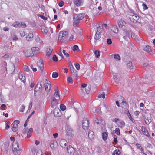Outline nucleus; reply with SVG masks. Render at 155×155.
<instances>
[{"mask_svg": "<svg viewBox=\"0 0 155 155\" xmlns=\"http://www.w3.org/2000/svg\"><path fill=\"white\" fill-rule=\"evenodd\" d=\"M88 137L91 139H93L94 137V132L92 131H90L88 132Z\"/></svg>", "mask_w": 155, "mask_h": 155, "instance_id": "72a5a7b5", "label": "nucleus"}, {"mask_svg": "<svg viewBox=\"0 0 155 155\" xmlns=\"http://www.w3.org/2000/svg\"><path fill=\"white\" fill-rule=\"evenodd\" d=\"M42 86L40 82L38 83L35 88L34 90V95L35 96H37V92L38 91L41 89Z\"/></svg>", "mask_w": 155, "mask_h": 155, "instance_id": "2eb2a0df", "label": "nucleus"}, {"mask_svg": "<svg viewBox=\"0 0 155 155\" xmlns=\"http://www.w3.org/2000/svg\"><path fill=\"white\" fill-rule=\"evenodd\" d=\"M127 65L128 67L130 69L133 68V66H132V63L129 61H127Z\"/></svg>", "mask_w": 155, "mask_h": 155, "instance_id": "09e8293b", "label": "nucleus"}, {"mask_svg": "<svg viewBox=\"0 0 155 155\" xmlns=\"http://www.w3.org/2000/svg\"><path fill=\"white\" fill-rule=\"evenodd\" d=\"M104 2L100 4V5L98 7V9L99 11H101L102 9H104L105 8Z\"/></svg>", "mask_w": 155, "mask_h": 155, "instance_id": "f704fd0d", "label": "nucleus"}, {"mask_svg": "<svg viewBox=\"0 0 155 155\" xmlns=\"http://www.w3.org/2000/svg\"><path fill=\"white\" fill-rule=\"evenodd\" d=\"M55 143V141L52 140L50 143V146L52 148H54V143Z\"/></svg>", "mask_w": 155, "mask_h": 155, "instance_id": "bf43d9fd", "label": "nucleus"}, {"mask_svg": "<svg viewBox=\"0 0 155 155\" xmlns=\"http://www.w3.org/2000/svg\"><path fill=\"white\" fill-rule=\"evenodd\" d=\"M18 127L13 125L12 128V130L14 132L18 130Z\"/></svg>", "mask_w": 155, "mask_h": 155, "instance_id": "69168bd1", "label": "nucleus"}, {"mask_svg": "<svg viewBox=\"0 0 155 155\" xmlns=\"http://www.w3.org/2000/svg\"><path fill=\"white\" fill-rule=\"evenodd\" d=\"M68 36V33L66 31H61L59 34L58 40L61 42H64Z\"/></svg>", "mask_w": 155, "mask_h": 155, "instance_id": "f03ea898", "label": "nucleus"}, {"mask_svg": "<svg viewBox=\"0 0 155 155\" xmlns=\"http://www.w3.org/2000/svg\"><path fill=\"white\" fill-rule=\"evenodd\" d=\"M121 152L119 150H116L113 153L112 155H120Z\"/></svg>", "mask_w": 155, "mask_h": 155, "instance_id": "37998d69", "label": "nucleus"}, {"mask_svg": "<svg viewBox=\"0 0 155 155\" xmlns=\"http://www.w3.org/2000/svg\"><path fill=\"white\" fill-rule=\"evenodd\" d=\"M107 25L105 24H101L99 25L98 27H97V31L96 32L100 33L101 32L102 30L106 28Z\"/></svg>", "mask_w": 155, "mask_h": 155, "instance_id": "423d86ee", "label": "nucleus"}, {"mask_svg": "<svg viewBox=\"0 0 155 155\" xmlns=\"http://www.w3.org/2000/svg\"><path fill=\"white\" fill-rule=\"evenodd\" d=\"M142 26V24L139 22L137 23L135 28V29L138 31L139 29L141 28Z\"/></svg>", "mask_w": 155, "mask_h": 155, "instance_id": "58836bf2", "label": "nucleus"}, {"mask_svg": "<svg viewBox=\"0 0 155 155\" xmlns=\"http://www.w3.org/2000/svg\"><path fill=\"white\" fill-rule=\"evenodd\" d=\"M60 108L61 110L62 111H64L66 108V106L63 104H61L60 106Z\"/></svg>", "mask_w": 155, "mask_h": 155, "instance_id": "de8ad7c7", "label": "nucleus"}, {"mask_svg": "<svg viewBox=\"0 0 155 155\" xmlns=\"http://www.w3.org/2000/svg\"><path fill=\"white\" fill-rule=\"evenodd\" d=\"M89 123L88 119L87 117L83 118L82 121V126L83 129L85 130H87L88 129Z\"/></svg>", "mask_w": 155, "mask_h": 155, "instance_id": "20e7f679", "label": "nucleus"}, {"mask_svg": "<svg viewBox=\"0 0 155 155\" xmlns=\"http://www.w3.org/2000/svg\"><path fill=\"white\" fill-rule=\"evenodd\" d=\"M118 25L120 29L124 30L127 27V24L123 20L120 19L118 20Z\"/></svg>", "mask_w": 155, "mask_h": 155, "instance_id": "7ed1b4c3", "label": "nucleus"}, {"mask_svg": "<svg viewBox=\"0 0 155 155\" xmlns=\"http://www.w3.org/2000/svg\"><path fill=\"white\" fill-rule=\"evenodd\" d=\"M41 31L44 33L45 34H47L48 33V30L45 27L41 29Z\"/></svg>", "mask_w": 155, "mask_h": 155, "instance_id": "13d9d810", "label": "nucleus"}, {"mask_svg": "<svg viewBox=\"0 0 155 155\" xmlns=\"http://www.w3.org/2000/svg\"><path fill=\"white\" fill-rule=\"evenodd\" d=\"M23 68L24 71L28 72H29L30 70L29 67L28 66L26 65L24 66Z\"/></svg>", "mask_w": 155, "mask_h": 155, "instance_id": "6e6d98bb", "label": "nucleus"}, {"mask_svg": "<svg viewBox=\"0 0 155 155\" xmlns=\"http://www.w3.org/2000/svg\"><path fill=\"white\" fill-rule=\"evenodd\" d=\"M25 106L24 105H22L20 107L19 111L20 112H23L24 110L25 109Z\"/></svg>", "mask_w": 155, "mask_h": 155, "instance_id": "052dcab7", "label": "nucleus"}, {"mask_svg": "<svg viewBox=\"0 0 155 155\" xmlns=\"http://www.w3.org/2000/svg\"><path fill=\"white\" fill-rule=\"evenodd\" d=\"M44 87L45 91L47 93H48L51 90V84L50 81H46L44 84Z\"/></svg>", "mask_w": 155, "mask_h": 155, "instance_id": "9b49d317", "label": "nucleus"}, {"mask_svg": "<svg viewBox=\"0 0 155 155\" xmlns=\"http://www.w3.org/2000/svg\"><path fill=\"white\" fill-rule=\"evenodd\" d=\"M11 38L14 41H17L18 40V38L17 35L14 33L11 34Z\"/></svg>", "mask_w": 155, "mask_h": 155, "instance_id": "ea45409f", "label": "nucleus"}, {"mask_svg": "<svg viewBox=\"0 0 155 155\" xmlns=\"http://www.w3.org/2000/svg\"><path fill=\"white\" fill-rule=\"evenodd\" d=\"M145 121L146 124H148L151 122V120L150 118H145Z\"/></svg>", "mask_w": 155, "mask_h": 155, "instance_id": "603ef678", "label": "nucleus"}, {"mask_svg": "<svg viewBox=\"0 0 155 155\" xmlns=\"http://www.w3.org/2000/svg\"><path fill=\"white\" fill-rule=\"evenodd\" d=\"M143 50L146 52H147L150 54H153L154 53L150 49V47L149 45H147L143 48Z\"/></svg>", "mask_w": 155, "mask_h": 155, "instance_id": "4be33fe9", "label": "nucleus"}, {"mask_svg": "<svg viewBox=\"0 0 155 155\" xmlns=\"http://www.w3.org/2000/svg\"><path fill=\"white\" fill-rule=\"evenodd\" d=\"M113 57L114 59L116 60H120V55L117 54H114L111 55V57Z\"/></svg>", "mask_w": 155, "mask_h": 155, "instance_id": "473e14b6", "label": "nucleus"}, {"mask_svg": "<svg viewBox=\"0 0 155 155\" xmlns=\"http://www.w3.org/2000/svg\"><path fill=\"white\" fill-rule=\"evenodd\" d=\"M52 49L51 48H49L48 49H47L46 53V55L48 57L50 56L52 52Z\"/></svg>", "mask_w": 155, "mask_h": 155, "instance_id": "4c0bfd02", "label": "nucleus"}, {"mask_svg": "<svg viewBox=\"0 0 155 155\" xmlns=\"http://www.w3.org/2000/svg\"><path fill=\"white\" fill-rule=\"evenodd\" d=\"M71 116V114H68L67 113L65 114V117L68 120Z\"/></svg>", "mask_w": 155, "mask_h": 155, "instance_id": "0e129e2a", "label": "nucleus"}, {"mask_svg": "<svg viewBox=\"0 0 155 155\" xmlns=\"http://www.w3.org/2000/svg\"><path fill=\"white\" fill-rule=\"evenodd\" d=\"M99 106L102 112H106L108 109V106L104 102L101 103Z\"/></svg>", "mask_w": 155, "mask_h": 155, "instance_id": "dca6fc26", "label": "nucleus"}, {"mask_svg": "<svg viewBox=\"0 0 155 155\" xmlns=\"http://www.w3.org/2000/svg\"><path fill=\"white\" fill-rule=\"evenodd\" d=\"M130 35V33L128 32L124 31L123 32V38L125 40L128 39Z\"/></svg>", "mask_w": 155, "mask_h": 155, "instance_id": "2f4dec72", "label": "nucleus"}, {"mask_svg": "<svg viewBox=\"0 0 155 155\" xmlns=\"http://www.w3.org/2000/svg\"><path fill=\"white\" fill-rule=\"evenodd\" d=\"M79 21L82 20L84 18V14L83 13H80L74 16Z\"/></svg>", "mask_w": 155, "mask_h": 155, "instance_id": "5701e85b", "label": "nucleus"}, {"mask_svg": "<svg viewBox=\"0 0 155 155\" xmlns=\"http://www.w3.org/2000/svg\"><path fill=\"white\" fill-rule=\"evenodd\" d=\"M100 74L99 73L97 74V75L95 76L94 78V80L97 82H100L101 80V77H100Z\"/></svg>", "mask_w": 155, "mask_h": 155, "instance_id": "a878e982", "label": "nucleus"}, {"mask_svg": "<svg viewBox=\"0 0 155 155\" xmlns=\"http://www.w3.org/2000/svg\"><path fill=\"white\" fill-rule=\"evenodd\" d=\"M18 77L19 79L23 82L25 81V78L23 73H19L18 74Z\"/></svg>", "mask_w": 155, "mask_h": 155, "instance_id": "7c9ffc66", "label": "nucleus"}, {"mask_svg": "<svg viewBox=\"0 0 155 155\" xmlns=\"http://www.w3.org/2000/svg\"><path fill=\"white\" fill-rule=\"evenodd\" d=\"M33 37V35L31 31L29 32L26 36V39L27 41H31Z\"/></svg>", "mask_w": 155, "mask_h": 155, "instance_id": "b1692460", "label": "nucleus"}, {"mask_svg": "<svg viewBox=\"0 0 155 155\" xmlns=\"http://www.w3.org/2000/svg\"><path fill=\"white\" fill-rule=\"evenodd\" d=\"M61 112L58 108H55L54 111V115L55 117H58L61 115Z\"/></svg>", "mask_w": 155, "mask_h": 155, "instance_id": "f3484780", "label": "nucleus"}, {"mask_svg": "<svg viewBox=\"0 0 155 155\" xmlns=\"http://www.w3.org/2000/svg\"><path fill=\"white\" fill-rule=\"evenodd\" d=\"M74 20L73 25L74 27L76 26L80 22V21L77 18L74 16L73 18Z\"/></svg>", "mask_w": 155, "mask_h": 155, "instance_id": "c756f323", "label": "nucleus"}, {"mask_svg": "<svg viewBox=\"0 0 155 155\" xmlns=\"http://www.w3.org/2000/svg\"><path fill=\"white\" fill-rule=\"evenodd\" d=\"M111 30L115 33H117L118 32V28L116 26H113L110 27Z\"/></svg>", "mask_w": 155, "mask_h": 155, "instance_id": "c85d7f7f", "label": "nucleus"}, {"mask_svg": "<svg viewBox=\"0 0 155 155\" xmlns=\"http://www.w3.org/2000/svg\"><path fill=\"white\" fill-rule=\"evenodd\" d=\"M72 49L74 51H77L79 50L78 46L76 45H74Z\"/></svg>", "mask_w": 155, "mask_h": 155, "instance_id": "5fc2aeb1", "label": "nucleus"}, {"mask_svg": "<svg viewBox=\"0 0 155 155\" xmlns=\"http://www.w3.org/2000/svg\"><path fill=\"white\" fill-rule=\"evenodd\" d=\"M37 65L39 67L40 70L42 71L44 69V64L42 60H39L37 62Z\"/></svg>", "mask_w": 155, "mask_h": 155, "instance_id": "6ab92c4d", "label": "nucleus"}, {"mask_svg": "<svg viewBox=\"0 0 155 155\" xmlns=\"http://www.w3.org/2000/svg\"><path fill=\"white\" fill-rule=\"evenodd\" d=\"M21 23L18 22H15L12 24V26L15 27H20Z\"/></svg>", "mask_w": 155, "mask_h": 155, "instance_id": "79ce46f5", "label": "nucleus"}, {"mask_svg": "<svg viewBox=\"0 0 155 155\" xmlns=\"http://www.w3.org/2000/svg\"><path fill=\"white\" fill-rule=\"evenodd\" d=\"M66 131V135L68 136V138H71L73 137L74 132L72 128L68 127Z\"/></svg>", "mask_w": 155, "mask_h": 155, "instance_id": "6e6552de", "label": "nucleus"}, {"mask_svg": "<svg viewBox=\"0 0 155 155\" xmlns=\"http://www.w3.org/2000/svg\"><path fill=\"white\" fill-rule=\"evenodd\" d=\"M115 133L117 135H119L120 133V130L119 128H116L114 131Z\"/></svg>", "mask_w": 155, "mask_h": 155, "instance_id": "4d7b16f0", "label": "nucleus"}, {"mask_svg": "<svg viewBox=\"0 0 155 155\" xmlns=\"http://www.w3.org/2000/svg\"><path fill=\"white\" fill-rule=\"evenodd\" d=\"M24 133L27 134V137L28 138H29L31 136L33 132V129L32 128H30L29 129H27L26 128L24 129Z\"/></svg>", "mask_w": 155, "mask_h": 155, "instance_id": "4468645a", "label": "nucleus"}, {"mask_svg": "<svg viewBox=\"0 0 155 155\" xmlns=\"http://www.w3.org/2000/svg\"><path fill=\"white\" fill-rule=\"evenodd\" d=\"M136 146H137V149H139L141 150L142 152V153H144V149L143 148L141 147L140 145L139 144L137 143L136 144Z\"/></svg>", "mask_w": 155, "mask_h": 155, "instance_id": "a18cd8bd", "label": "nucleus"}, {"mask_svg": "<svg viewBox=\"0 0 155 155\" xmlns=\"http://www.w3.org/2000/svg\"><path fill=\"white\" fill-rule=\"evenodd\" d=\"M21 52V54L25 57H28L33 56V54H31V49L27 50L25 49L23 50Z\"/></svg>", "mask_w": 155, "mask_h": 155, "instance_id": "39448f33", "label": "nucleus"}, {"mask_svg": "<svg viewBox=\"0 0 155 155\" xmlns=\"http://www.w3.org/2000/svg\"><path fill=\"white\" fill-rule=\"evenodd\" d=\"M94 54L96 58H98L100 56V52L98 51H95L94 52Z\"/></svg>", "mask_w": 155, "mask_h": 155, "instance_id": "864d4df0", "label": "nucleus"}, {"mask_svg": "<svg viewBox=\"0 0 155 155\" xmlns=\"http://www.w3.org/2000/svg\"><path fill=\"white\" fill-rule=\"evenodd\" d=\"M69 67L71 71L72 74L73 76L74 77H75L76 78H77L78 76L77 74V71L74 68L71 61H70L69 62Z\"/></svg>", "mask_w": 155, "mask_h": 155, "instance_id": "0eeeda50", "label": "nucleus"}, {"mask_svg": "<svg viewBox=\"0 0 155 155\" xmlns=\"http://www.w3.org/2000/svg\"><path fill=\"white\" fill-rule=\"evenodd\" d=\"M74 65L76 69L78 70H79L80 69V65L78 63H75Z\"/></svg>", "mask_w": 155, "mask_h": 155, "instance_id": "774afa93", "label": "nucleus"}, {"mask_svg": "<svg viewBox=\"0 0 155 155\" xmlns=\"http://www.w3.org/2000/svg\"><path fill=\"white\" fill-rule=\"evenodd\" d=\"M42 152L40 150H37L35 148H33L31 150V153L30 155H42Z\"/></svg>", "mask_w": 155, "mask_h": 155, "instance_id": "f8f14e48", "label": "nucleus"}, {"mask_svg": "<svg viewBox=\"0 0 155 155\" xmlns=\"http://www.w3.org/2000/svg\"><path fill=\"white\" fill-rule=\"evenodd\" d=\"M58 73L56 72H53L52 73V77L53 78H58Z\"/></svg>", "mask_w": 155, "mask_h": 155, "instance_id": "8fccbe9b", "label": "nucleus"}, {"mask_svg": "<svg viewBox=\"0 0 155 155\" xmlns=\"http://www.w3.org/2000/svg\"><path fill=\"white\" fill-rule=\"evenodd\" d=\"M133 14V15H132L131 17H130L129 18L131 21L134 23H136L139 20L140 17L137 14Z\"/></svg>", "mask_w": 155, "mask_h": 155, "instance_id": "ddd939ff", "label": "nucleus"}, {"mask_svg": "<svg viewBox=\"0 0 155 155\" xmlns=\"http://www.w3.org/2000/svg\"><path fill=\"white\" fill-rule=\"evenodd\" d=\"M60 100L59 99H56L54 97H52L51 103V107L54 108L56 107L58 104V102Z\"/></svg>", "mask_w": 155, "mask_h": 155, "instance_id": "9d476101", "label": "nucleus"}, {"mask_svg": "<svg viewBox=\"0 0 155 155\" xmlns=\"http://www.w3.org/2000/svg\"><path fill=\"white\" fill-rule=\"evenodd\" d=\"M31 54H32L33 56L36 54L39 53L40 51L39 49L37 47H33L31 48Z\"/></svg>", "mask_w": 155, "mask_h": 155, "instance_id": "412c9836", "label": "nucleus"}, {"mask_svg": "<svg viewBox=\"0 0 155 155\" xmlns=\"http://www.w3.org/2000/svg\"><path fill=\"white\" fill-rule=\"evenodd\" d=\"M102 139L104 140H106L107 139L108 136L106 132H104L102 133Z\"/></svg>", "mask_w": 155, "mask_h": 155, "instance_id": "a19ab883", "label": "nucleus"}, {"mask_svg": "<svg viewBox=\"0 0 155 155\" xmlns=\"http://www.w3.org/2000/svg\"><path fill=\"white\" fill-rule=\"evenodd\" d=\"M93 120L97 124H101L102 121V119H98L96 117L94 118Z\"/></svg>", "mask_w": 155, "mask_h": 155, "instance_id": "e433bc0d", "label": "nucleus"}, {"mask_svg": "<svg viewBox=\"0 0 155 155\" xmlns=\"http://www.w3.org/2000/svg\"><path fill=\"white\" fill-rule=\"evenodd\" d=\"M113 78L114 79V80L115 81L117 80V76L118 75V74L116 73H113Z\"/></svg>", "mask_w": 155, "mask_h": 155, "instance_id": "e2e57ef3", "label": "nucleus"}, {"mask_svg": "<svg viewBox=\"0 0 155 155\" xmlns=\"http://www.w3.org/2000/svg\"><path fill=\"white\" fill-rule=\"evenodd\" d=\"M54 95L52 97H54L56 99H58L60 100V95L58 87H55L54 88Z\"/></svg>", "mask_w": 155, "mask_h": 155, "instance_id": "1a4fd4ad", "label": "nucleus"}, {"mask_svg": "<svg viewBox=\"0 0 155 155\" xmlns=\"http://www.w3.org/2000/svg\"><path fill=\"white\" fill-rule=\"evenodd\" d=\"M105 93L104 92L102 91L101 92L98 96V97L99 98H103L104 99L105 97Z\"/></svg>", "mask_w": 155, "mask_h": 155, "instance_id": "c9c22d12", "label": "nucleus"}, {"mask_svg": "<svg viewBox=\"0 0 155 155\" xmlns=\"http://www.w3.org/2000/svg\"><path fill=\"white\" fill-rule=\"evenodd\" d=\"M20 121L18 120H15L14 122V126L18 127V125L19 124Z\"/></svg>", "mask_w": 155, "mask_h": 155, "instance_id": "680f3d73", "label": "nucleus"}, {"mask_svg": "<svg viewBox=\"0 0 155 155\" xmlns=\"http://www.w3.org/2000/svg\"><path fill=\"white\" fill-rule=\"evenodd\" d=\"M101 109L100 107V106L97 108L95 109V112L98 114H100L102 112V111H101Z\"/></svg>", "mask_w": 155, "mask_h": 155, "instance_id": "3c124183", "label": "nucleus"}, {"mask_svg": "<svg viewBox=\"0 0 155 155\" xmlns=\"http://www.w3.org/2000/svg\"><path fill=\"white\" fill-rule=\"evenodd\" d=\"M67 81L68 83H72L73 81L72 78L71 77H69L67 79Z\"/></svg>", "mask_w": 155, "mask_h": 155, "instance_id": "338daca9", "label": "nucleus"}, {"mask_svg": "<svg viewBox=\"0 0 155 155\" xmlns=\"http://www.w3.org/2000/svg\"><path fill=\"white\" fill-rule=\"evenodd\" d=\"M74 2L77 6H81L83 4L82 0H74Z\"/></svg>", "mask_w": 155, "mask_h": 155, "instance_id": "393cba45", "label": "nucleus"}, {"mask_svg": "<svg viewBox=\"0 0 155 155\" xmlns=\"http://www.w3.org/2000/svg\"><path fill=\"white\" fill-rule=\"evenodd\" d=\"M101 37V34L100 33H98V32H96L94 38L95 40H98Z\"/></svg>", "mask_w": 155, "mask_h": 155, "instance_id": "c03bdc74", "label": "nucleus"}, {"mask_svg": "<svg viewBox=\"0 0 155 155\" xmlns=\"http://www.w3.org/2000/svg\"><path fill=\"white\" fill-rule=\"evenodd\" d=\"M127 115L129 119L130 120H131L133 122L134 121V120L133 119V118L132 117L131 115L130 114V113L129 112V111H128L127 112Z\"/></svg>", "mask_w": 155, "mask_h": 155, "instance_id": "49530a36", "label": "nucleus"}, {"mask_svg": "<svg viewBox=\"0 0 155 155\" xmlns=\"http://www.w3.org/2000/svg\"><path fill=\"white\" fill-rule=\"evenodd\" d=\"M67 150L69 153L71 154L74 152V149L71 146H69L67 148Z\"/></svg>", "mask_w": 155, "mask_h": 155, "instance_id": "cd10ccee", "label": "nucleus"}, {"mask_svg": "<svg viewBox=\"0 0 155 155\" xmlns=\"http://www.w3.org/2000/svg\"><path fill=\"white\" fill-rule=\"evenodd\" d=\"M117 125L120 128H122L125 125V122L122 120H120Z\"/></svg>", "mask_w": 155, "mask_h": 155, "instance_id": "bb28decb", "label": "nucleus"}, {"mask_svg": "<svg viewBox=\"0 0 155 155\" xmlns=\"http://www.w3.org/2000/svg\"><path fill=\"white\" fill-rule=\"evenodd\" d=\"M141 131L143 134L145 135L147 137H150L147 130L146 129L145 127L144 126H142L141 128Z\"/></svg>", "mask_w": 155, "mask_h": 155, "instance_id": "aec40b11", "label": "nucleus"}, {"mask_svg": "<svg viewBox=\"0 0 155 155\" xmlns=\"http://www.w3.org/2000/svg\"><path fill=\"white\" fill-rule=\"evenodd\" d=\"M12 148L15 155H19L20 154V151L21 149L20 148L17 141H13Z\"/></svg>", "mask_w": 155, "mask_h": 155, "instance_id": "f257e3e1", "label": "nucleus"}, {"mask_svg": "<svg viewBox=\"0 0 155 155\" xmlns=\"http://www.w3.org/2000/svg\"><path fill=\"white\" fill-rule=\"evenodd\" d=\"M60 145L62 148H65L68 145L67 141L65 139H61L60 142Z\"/></svg>", "mask_w": 155, "mask_h": 155, "instance_id": "a211bd4d", "label": "nucleus"}]
</instances>
